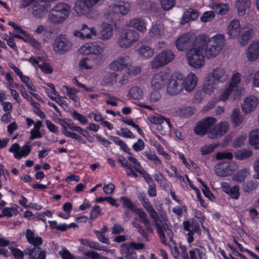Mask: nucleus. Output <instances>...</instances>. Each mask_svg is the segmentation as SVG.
<instances>
[{"mask_svg": "<svg viewBox=\"0 0 259 259\" xmlns=\"http://www.w3.org/2000/svg\"><path fill=\"white\" fill-rule=\"evenodd\" d=\"M196 42L203 48V53L207 58L215 57L223 49L225 44L223 35L217 34L210 38L201 36L196 39Z\"/></svg>", "mask_w": 259, "mask_h": 259, "instance_id": "1", "label": "nucleus"}, {"mask_svg": "<svg viewBox=\"0 0 259 259\" xmlns=\"http://www.w3.org/2000/svg\"><path fill=\"white\" fill-rule=\"evenodd\" d=\"M227 32L230 39L238 37V42L242 46H245L251 38L253 30L248 27H242L239 21L234 20L229 23Z\"/></svg>", "mask_w": 259, "mask_h": 259, "instance_id": "2", "label": "nucleus"}, {"mask_svg": "<svg viewBox=\"0 0 259 259\" xmlns=\"http://www.w3.org/2000/svg\"><path fill=\"white\" fill-rule=\"evenodd\" d=\"M186 58L188 65L196 69L201 68L205 64L203 48H201V46L196 42L194 46L187 52Z\"/></svg>", "mask_w": 259, "mask_h": 259, "instance_id": "3", "label": "nucleus"}, {"mask_svg": "<svg viewBox=\"0 0 259 259\" xmlns=\"http://www.w3.org/2000/svg\"><path fill=\"white\" fill-rule=\"evenodd\" d=\"M167 87V93L170 95H175L183 91L182 84L183 75L180 73L174 74L169 77Z\"/></svg>", "mask_w": 259, "mask_h": 259, "instance_id": "4", "label": "nucleus"}, {"mask_svg": "<svg viewBox=\"0 0 259 259\" xmlns=\"http://www.w3.org/2000/svg\"><path fill=\"white\" fill-rule=\"evenodd\" d=\"M139 39L138 33L132 30H125L119 35L118 45L122 48H128Z\"/></svg>", "mask_w": 259, "mask_h": 259, "instance_id": "5", "label": "nucleus"}, {"mask_svg": "<svg viewBox=\"0 0 259 259\" xmlns=\"http://www.w3.org/2000/svg\"><path fill=\"white\" fill-rule=\"evenodd\" d=\"M100 1L77 0L75 3L74 10L78 16L89 15L92 7Z\"/></svg>", "mask_w": 259, "mask_h": 259, "instance_id": "6", "label": "nucleus"}, {"mask_svg": "<svg viewBox=\"0 0 259 259\" xmlns=\"http://www.w3.org/2000/svg\"><path fill=\"white\" fill-rule=\"evenodd\" d=\"M175 55L171 51H166L159 53L153 60L151 66L154 69H157L165 65L174 59Z\"/></svg>", "mask_w": 259, "mask_h": 259, "instance_id": "7", "label": "nucleus"}, {"mask_svg": "<svg viewBox=\"0 0 259 259\" xmlns=\"http://www.w3.org/2000/svg\"><path fill=\"white\" fill-rule=\"evenodd\" d=\"M72 47V43L63 35L56 37L53 44L54 51L58 54H64L70 51Z\"/></svg>", "mask_w": 259, "mask_h": 259, "instance_id": "8", "label": "nucleus"}, {"mask_svg": "<svg viewBox=\"0 0 259 259\" xmlns=\"http://www.w3.org/2000/svg\"><path fill=\"white\" fill-rule=\"evenodd\" d=\"M233 92L232 98L233 100L239 99L241 96L245 94V91L243 88H238L233 90L230 87H227L222 90L217 98V100L225 101L228 100L232 92Z\"/></svg>", "mask_w": 259, "mask_h": 259, "instance_id": "9", "label": "nucleus"}, {"mask_svg": "<svg viewBox=\"0 0 259 259\" xmlns=\"http://www.w3.org/2000/svg\"><path fill=\"white\" fill-rule=\"evenodd\" d=\"M157 231L159 233L160 238L162 243L166 244L168 241H170L172 239L173 233L170 226H169L165 221L162 226L159 224V219H158V224L155 223Z\"/></svg>", "mask_w": 259, "mask_h": 259, "instance_id": "10", "label": "nucleus"}, {"mask_svg": "<svg viewBox=\"0 0 259 259\" xmlns=\"http://www.w3.org/2000/svg\"><path fill=\"white\" fill-rule=\"evenodd\" d=\"M259 104L257 97L249 95L245 97L241 103V109L244 114H248L254 111Z\"/></svg>", "mask_w": 259, "mask_h": 259, "instance_id": "11", "label": "nucleus"}, {"mask_svg": "<svg viewBox=\"0 0 259 259\" xmlns=\"http://www.w3.org/2000/svg\"><path fill=\"white\" fill-rule=\"evenodd\" d=\"M170 77L167 72H162L155 74L151 80V88L154 90H159L165 85Z\"/></svg>", "mask_w": 259, "mask_h": 259, "instance_id": "12", "label": "nucleus"}, {"mask_svg": "<svg viewBox=\"0 0 259 259\" xmlns=\"http://www.w3.org/2000/svg\"><path fill=\"white\" fill-rule=\"evenodd\" d=\"M237 168L235 163H220L215 167V173L219 177H228L231 175Z\"/></svg>", "mask_w": 259, "mask_h": 259, "instance_id": "13", "label": "nucleus"}, {"mask_svg": "<svg viewBox=\"0 0 259 259\" xmlns=\"http://www.w3.org/2000/svg\"><path fill=\"white\" fill-rule=\"evenodd\" d=\"M216 119L213 117H207L199 122L194 128V132L198 135H204L206 133L209 134L211 127L216 123Z\"/></svg>", "mask_w": 259, "mask_h": 259, "instance_id": "14", "label": "nucleus"}, {"mask_svg": "<svg viewBox=\"0 0 259 259\" xmlns=\"http://www.w3.org/2000/svg\"><path fill=\"white\" fill-rule=\"evenodd\" d=\"M99 57H85L82 58L79 62L78 67L81 70H92L100 64Z\"/></svg>", "mask_w": 259, "mask_h": 259, "instance_id": "15", "label": "nucleus"}, {"mask_svg": "<svg viewBox=\"0 0 259 259\" xmlns=\"http://www.w3.org/2000/svg\"><path fill=\"white\" fill-rule=\"evenodd\" d=\"M197 81L198 77L193 72H190L186 76L183 75V89L187 92H190L193 90L197 85Z\"/></svg>", "mask_w": 259, "mask_h": 259, "instance_id": "16", "label": "nucleus"}, {"mask_svg": "<svg viewBox=\"0 0 259 259\" xmlns=\"http://www.w3.org/2000/svg\"><path fill=\"white\" fill-rule=\"evenodd\" d=\"M184 230L187 232L185 233V236L189 244L191 243L194 241V234L197 232L199 225L196 222H190V221H185L183 223Z\"/></svg>", "mask_w": 259, "mask_h": 259, "instance_id": "17", "label": "nucleus"}, {"mask_svg": "<svg viewBox=\"0 0 259 259\" xmlns=\"http://www.w3.org/2000/svg\"><path fill=\"white\" fill-rule=\"evenodd\" d=\"M131 61L128 57H119L113 61L109 65L111 70L118 71L130 66Z\"/></svg>", "mask_w": 259, "mask_h": 259, "instance_id": "18", "label": "nucleus"}, {"mask_svg": "<svg viewBox=\"0 0 259 259\" xmlns=\"http://www.w3.org/2000/svg\"><path fill=\"white\" fill-rule=\"evenodd\" d=\"M222 190L231 198L237 200L240 196V188L237 185L231 186L228 183L223 182L221 183Z\"/></svg>", "mask_w": 259, "mask_h": 259, "instance_id": "19", "label": "nucleus"}, {"mask_svg": "<svg viewBox=\"0 0 259 259\" xmlns=\"http://www.w3.org/2000/svg\"><path fill=\"white\" fill-rule=\"evenodd\" d=\"M9 66L19 77L21 81L25 84L29 90L30 93L31 94H33V92H35V89L29 77L23 75L22 72L19 69V68L15 66L13 64L10 63Z\"/></svg>", "mask_w": 259, "mask_h": 259, "instance_id": "20", "label": "nucleus"}, {"mask_svg": "<svg viewBox=\"0 0 259 259\" xmlns=\"http://www.w3.org/2000/svg\"><path fill=\"white\" fill-rule=\"evenodd\" d=\"M31 148L29 145H24L20 148L18 144L15 143L9 149V151L14 154L15 158L20 159L23 157L27 156Z\"/></svg>", "mask_w": 259, "mask_h": 259, "instance_id": "21", "label": "nucleus"}, {"mask_svg": "<svg viewBox=\"0 0 259 259\" xmlns=\"http://www.w3.org/2000/svg\"><path fill=\"white\" fill-rule=\"evenodd\" d=\"M246 56L250 61H255L259 59V41H252L248 47Z\"/></svg>", "mask_w": 259, "mask_h": 259, "instance_id": "22", "label": "nucleus"}, {"mask_svg": "<svg viewBox=\"0 0 259 259\" xmlns=\"http://www.w3.org/2000/svg\"><path fill=\"white\" fill-rule=\"evenodd\" d=\"M229 126V125L227 122H221L209 131V137L213 139L222 136L228 131Z\"/></svg>", "mask_w": 259, "mask_h": 259, "instance_id": "23", "label": "nucleus"}, {"mask_svg": "<svg viewBox=\"0 0 259 259\" xmlns=\"http://www.w3.org/2000/svg\"><path fill=\"white\" fill-rule=\"evenodd\" d=\"M71 6L66 3H60L55 6L52 10V16H68L71 12Z\"/></svg>", "mask_w": 259, "mask_h": 259, "instance_id": "24", "label": "nucleus"}, {"mask_svg": "<svg viewBox=\"0 0 259 259\" xmlns=\"http://www.w3.org/2000/svg\"><path fill=\"white\" fill-rule=\"evenodd\" d=\"M191 35L190 33H184L178 37L176 40V47L180 51H184L190 45Z\"/></svg>", "mask_w": 259, "mask_h": 259, "instance_id": "25", "label": "nucleus"}, {"mask_svg": "<svg viewBox=\"0 0 259 259\" xmlns=\"http://www.w3.org/2000/svg\"><path fill=\"white\" fill-rule=\"evenodd\" d=\"M48 11L45 0H38L31 8V14L34 16L45 15Z\"/></svg>", "mask_w": 259, "mask_h": 259, "instance_id": "26", "label": "nucleus"}, {"mask_svg": "<svg viewBox=\"0 0 259 259\" xmlns=\"http://www.w3.org/2000/svg\"><path fill=\"white\" fill-rule=\"evenodd\" d=\"M148 119L150 122L156 125L157 126V129L159 131H162L163 130V127L161 125V124H162L164 121H165L168 125L169 130H171V125L169 120L164 118L161 115H150L148 116Z\"/></svg>", "mask_w": 259, "mask_h": 259, "instance_id": "27", "label": "nucleus"}, {"mask_svg": "<svg viewBox=\"0 0 259 259\" xmlns=\"http://www.w3.org/2000/svg\"><path fill=\"white\" fill-rule=\"evenodd\" d=\"M207 76L211 78L216 82L225 81L228 77L226 70L222 68L218 67L214 69Z\"/></svg>", "mask_w": 259, "mask_h": 259, "instance_id": "28", "label": "nucleus"}, {"mask_svg": "<svg viewBox=\"0 0 259 259\" xmlns=\"http://www.w3.org/2000/svg\"><path fill=\"white\" fill-rule=\"evenodd\" d=\"M62 91L64 93L66 94L71 100L74 101L75 107L79 106V98L76 95L78 91L76 89L64 85L62 87Z\"/></svg>", "mask_w": 259, "mask_h": 259, "instance_id": "29", "label": "nucleus"}, {"mask_svg": "<svg viewBox=\"0 0 259 259\" xmlns=\"http://www.w3.org/2000/svg\"><path fill=\"white\" fill-rule=\"evenodd\" d=\"M249 145L255 149H259V128L251 131L248 134Z\"/></svg>", "mask_w": 259, "mask_h": 259, "instance_id": "30", "label": "nucleus"}, {"mask_svg": "<svg viewBox=\"0 0 259 259\" xmlns=\"http://www.w3.org/2000/svg\"><path fill=\"white\" fill-rule=\"evenodd\" d=\"M60 124L61 126L62 133L65 136L67 135V132H70L68 128L71 131H76L78 126L75 125L72 121L68 118H64L63 120H61Z\"/></svg>", "mask_w": 259, "mask_h": 259, "instance_id": "31", "label": "nucleus"}, {"mask_svg": "<svg viewBox=\"0 0 259 259\" xmlns=\"http://www.w3.org/2000/svg\"><path fill=\"white\" fill-rule=\"evenodd\" d=\"M129 25L141 32L146 30V22L141 17H135L132 19L130 22Z\"/></svg>", "mask_w": 259, "mask_h": 259, "instance_id": "32", "label": "nucleus"}, {"mask_svg": "<svg viewBox=\"0 0 259 259\" xmlns=\"http://www.w3.org/2000/svg\"><path fill=\"white\" fill-rule=\"evenodd\" d=\"M17 32H20L22 34H23V36L16 34L14 35V37L18 38L19 39H21L26 42H28L35 47H37V41L35 39H34L33 38V37L31 35L28 34L27 32L22 30V29L17 31Z\"/></svg>", "mask_w": 259, "mask_h": 259, "instance_id": "33", "label": "nucleus"}, {"mask_svg": "<svg viewBox=\"0 0 259 259\" xmlns=\"http://www.w3.org/2000/svg\"><path fill=\"white\" fill-rule=\"evenodd\" d=\"M217 82L208 76L205 78L202 87V91L206 94H210L213 91Z\"/></svg>", "mask_w": 259, "mask_h": 259, "instance_id": "34", "label": "nucleus"}, {"mask_svg": "<svg viewBox=\"0 0 259 259\" xmlns=\"http://www.w3.org/2000/svg\"><path fill=\"white\" fill-rule=\"evenodd\" d=\"M250 171L249 168L241 169L232 177V180L236 182L241 183L244 181L245 178L250 175Z\"/></svg>", "mask_w": 259, "mask_h": 259, "instance_id": "35", "label": "nucleus"}, {"mask_svg": "<svg viewBox=\"0 0 259 259\" xmlns=\"http://www.w3.org/2000/svg\"><path fill=\"white\" fill-rule=\"evenodd\" d=\"M191 259H206L205 255V249L201 247L198 246L195 249H191L189 251Z\"/></svg>", "mask_w": 259, "mask_h": 259, "instance_id": "36", "label": "nucleus"}, {"mask_svg": "<svg viewBox=\"0 0 259 259\" xmlns=\"http://www.w3.org/2000/svg\"><path fill=\"white\" fill-rule=\"evenodd\" d=\"M230 119L235 126H238L242 123L244 117L241 114L239 109L236 108L233 109L230 116Z\"/></svg>", "mask_w": 259, "mask_h": 259, "instance_id": "37", "label": "nucleus"}, {"mask_svg": "<svg viewBox=\"0 0 259 259\" xmlns=\"http://www.w3.org/2000/svg\"><path fill=\"white\" fill-rule=\"evenodd\" d=\"M26 237L28 242L33 245L37 246L41 244L42 243L41 238L38 236H36L33 232L30 230H27Z\"/></svg>", "mask_w": 259, "mask_h": 259, "instance_id": "38", "label": "nucleus"}, {"mask_svg": "<svg viewBox=\"0 0 259 259\" xmlns=\"http://www.w3.org/2000/svg\"><path fill=\"white\" fill-rule=\"evenodd\" d=\"M250 4V0H237L235 6L237 9L239 15H244L245 14V11L247 8H249Z\"/></svg>", "mask_w": 259, "mask_h": 259, "instance_id": "39", "label": "nucleus"}, {"mask_svg": "<svg viewBox=\"0 0 259 259\" xmlns=\"http://www.w3.org/2000/svg\"><path fill=\"white\" fill-rule=\"evenodd\" d=\"M144 93L143 90L138 87L132 88L127 94L129 99H141L143 98Z\"/></svg>", "mask_w": 259, "mask_h": 259, "instance_id": "40", "label": "nucleus"}, {"mask_svg": "<svg viewBox=\"0 0 259 259\" xmlns=\"http://www.w3.org/2000/svg\"><path fill=\"white\" fill-rule=\"evenodd\" d=\"M113 34V27L111 25L105 24L100 32V36L102 39H108L111 37Z\"/></svg>", "mask_w": 259, "mask_h": 259, "instance_id": "41", "label": "nucleus"}, {"mask_svg": "<svg viewBox=\"0 0 259 259\" xmlns=\"http://www.w3.org/2000/svg\"><path fill=\"white\" fill-rule=\"evenodd\" d=\"M120 252L122 255L127 259H137L136 253L128 247L127 244H123L121 246Z\"/></svg>", "mask_w": 259, "mask_h": 259, "instance_id": "42", "label": "nucleus"}, {"mask_svg": "<svg viewBox=\"0 0 259 259\" xmlns=\"http://www.w3.org/2000/svg\"><path fill=\"white\" fill-rule=\"evenodd\" d=\"M42 126V122L40 121H37L34 124V127L30 131V139L31 140L40 138L41 137L40 128Z\"/></svg>", "mask_w": 259, "mask_h": 259, "instance_id": "43", "label": "nucleus"}, {"mask_svg": "<svg viewBox=\"0 0 259 259\" xmlns=\"http://www.w3.org/2000/svg\"><path fill=\"white\" fill-rule=\"evenodd\" d=\"M142 204L149 212L150 217L153 219L155 223L158 224V214L149 202L148 200L144 201L143 203H142Z\"/></svg>", "mask_w": 259, "mask_h": 259, "instance_id": "44", "label": "nucleus"}, {"mask_svg": "<svg viewBox=\"0 0 259 259\" xmlns=\"http://www.w3.org/2000/svg\"><path fill=\"white\" fill-rule=\"evenodd\" d=\"M127 159L128 161L133 164L134 167V168L133 167V168L135 173L136 171L138 172H141L142 171L144 168L142 167L140 163L138 161V159L131 152L128 154V156L127 157Z\"/></svg>", "mask_w": 259, "mask_h": 259, "instance_id": "45", "label": "nucleus"}, {"mask_svg": "<svg viewBox=\"0 0 259 259\" xmlns=\"http://www.w3.org/2000/svg\"><path fill=\"white\" fill-rule=\"evenodd\" d=\"M213 9L216 13L221 15H226L230 10L229 5L226 4H214Z\"/></svg>", "mask_w": 259, "mask_h": 259, "instance_id": "46", "label": "nucleus"}, {"mask_svg": "<svg viewBox=\"0 0 259 259\" xmlns=\"http://www.w3.org/2000/svg\"><path fill=\"white\" fill-rule=\"evenodd\" d=\"M118 161L123 166L126 168V173L128 176L132 177H136L137 176V174L135 172L133 168V166L128 164L124 157H119Z\"/></svg>", "mask_w": 259, "mask_h": 259, "instance_id": "47", "label": "nucleus"}, {"mask_svg": "<svg viewBox=\"0 0 259 259\" xmlns=\"http://www.w3.org/2000/svg\"><path fill=\"white\" fill-rule=\"evenodd\" d=\"M130 5L128 3L115 5L113 8V12L116 14L126 15L129 11Z\"/></svg>", "mask_w": 259, "mask_h": 259, "instance_id": "48", "label": "nucleus"}, {"mask_svg": "<svg viewBox=\"0 0 259 259\" xmlns=\"http://www.w3.org/2000/svg\"><path fill=\"white\" fill-rule=\"evenodd\" d=\"M241 74L237 72H234L231 76L230 81L229 82V87L234 90V88H236L241 82Z\"/></svg>", "mask_w": 259, "mask_h": 259, "instance_id": "49", "label": "nucleus"}, {"mask_svg": "<svg viewBox=\"0 0 259 259\" xmlns=\"http://www.w3.org/2000/svg\"><path fill=\"white\" fill-rule=\"evenodd\" d=\"M252 155V151L249 149H242L237 151L235 155L238 160H244Z\"/></svg>", "mask_w": 259, "mask_h": 259, "instance_id": "50", "label": "nucleus"}, {"mask_svg": "<svg viewBox=\"0 0 259 259\" xmlns=\"http://www.w3.org/2000/svg\"><path fill=\"white\" fill-rule=\"evenodd\" d=\"M150 34L152 36L159 37L164 34V28L162 25H158L153 26L150 31Z\"/></svg>", "mask_w": 259, "mask_h": 259, "instance_id": "51", "label": "nucleus"}, {"mask_svg": "<svg viewBox=\"0 0 259 259\" xmlns=\"http://www.w3.org/2000/svg\"><path fill=\"white\" fill-rule=\"evenodd\" d=\"M91 53L95 55L100 54L104 50L103 45L101 42L90 43Z\"/></svg>", "mask_w": 259, "mask_h": 259, "instance_id": "52", "label": "nucleus"}, {"mask_svg": "<svg viewBox=\"0 0 259 259\" xmlns=\"http://www.w3.org/2000/svg\"><path fill=\"white\" fill-rule=\"evenodd\" d=\"M81 30L83 31L85 38H91L96 35V31L93 27H88L85 24L81 26Z\"/></svg>", "mask_w": 259, "mask_h": 259, "instance_id": "53", "label": "nucleus"}, {"mask_svg": "<svg viewBox=\"0 0 259 259\" xmlns=\"http://www.w3.org/2000/svg\"><path fill=\"white\" fill-rule=\"evenodd\" d=\"M257 187V182L250 181L243 183L242 185V189L245 192H250L255 190Z\"/></svg>", "mask_w": 259, "mask_h": 259, "instance_id": "54", "label": "nucleus"}, {"mask_svg": "<svg viewBox=\"0 0 259 259\" xmlns=\"http://www.w3.org/2000/svg\"><path fill=\"white\" fill-rule=\"evenodd\" d=\"M18 207L17 206H14L11 207H6L4 208L3 211V216H5L7 217H11L13 215H16L18 211L17 210ZM2 217V215H0V218Z\"/></svg>", "mask_w": 259, "mask_h": 259, "instance_id": "55", "label": "nucleus"}, {"mask_svg": "<svg viewBox=\"0 0 259 259\" xmlns=\"http://www.w3.org/2000/svg\"><path fill=\"white\" fill-rule=\"evenodd\" d=\"M139 54L145 58L151 57L153 54V50L148 46H142L138 50Z\"/></svg>", "mask_w": 259, "mask_h": 259, "instance_id": "56", "label": "nucleus"}, {"mask_svg": "<svg viewBox=\"0 0 259 259\" xmlns=\"http://www.w3.org/2000/svg\"><path fill=\"white\" fill-rule=\"evenodd\" d=\"M115 134L118 136L126 138H135L134 135L126 128H121L120 130H116Z\"/></svg>", "mask_w": 259, "mask_h": 259, "instance_id": "57", "label": "nucleus"}, {"mask_svg": "<svg viewBox=\"0 0 259 259\" xmlns=\"http://www.w3.org/2000/svg\"><path fill=\"white\" fill-rule=\"evenodd\" d=\"M133 211L138 215L146 226H148L149 225V221L146 216V214L143 210L136 207Z\"/></svg>", "mask_w": 259, "mask_h": 259, "instance_id": "58", "label": "nucleus"}, {"mask_svg": "<svg viewBox=\"0 0 259 259\" xmlns=\"http://www.w3.org/2000/svg\"><path fill=\"white\" fill-rule=\"evenodd\" d=\"M198 182L201 184L202 188V191L204 194V195L207 197L210 200L213 201L214 197L211 193V192L210 191L208 188L207 187V186L205 184V183L201 180V179H198Z\"/></svg>", "mask_w": 259, "mask_h": 259, "instance_id": "59", "label": "nucleus"}, {"mask_svg": "<svg viewBox=\"0 0 259 259\" xmlns=\"http://www.w3.org/2000/svg\"><path fill=\"white\" fill-rule=\"evenodd\" d=\"M71 115L74 119L78 120L82 125L87 124L88 123V119L85 116L76 111L72 112Z\"/></svg>", "mask_w": 259, "mask_h": 259, "instance_id": "60", "label": "nucleus"}, {"mask_svg": "<svg viewBox=\"0 0 259 259\" xmlns=\"http://www.w3.org/2000/svg\"><path fill=\"white\" fill-rule=\"evenodd\" d=\"M47 84L49 87V89H46V91L48 96L51 99L54 100L58 95V93L55 90V85L52 83H47Z\"/></svg>", "mask_w": 259, "mask_h": 259, "instance_id": "61", "label": "nucleus"}, {"mask_svg": "<svg viewBox=\"0 0 259 259\" xmlns=\"http://www.w3.org/2000/svg\"><path fill=\"white\" fill-rule=\"evenodd\" d=\"M162 8L166 11L171 9L176 4L175 0H160Z\"/></svg>", "mask_w": 259, "mask_h": 259, "instance_id": "62", "label": "nucleus"}, {"mask_svg": "<svg viewBox=\"0 0 259 259\" xmlns=\"http://www.w3.org/2000/svg\"><path fill=\"white\" fill-rule=\"evenodd\" d=\"M119 201L123 205L124 207H126L133 211L136 207L133 204L130 200L125 197H121L119 199Z\"/></svg>", "mask_w": 259, "mask_h": 259, "instance_id": "63", "label": "nucleus"}, {"mask_svg": "<svg viewBox=\"0 0 259 259\" xmlns=\"http://www.w3.org/2000/svg\"><path fill=\"white\" fill-rule=\"evenodd\" d=\"M145 155L149 160L152 161L155 164L159 165L161 163L160 160L154 152H145Z\"/></svg>", "mask_w": 259, "mask_h": 259, "instance_id": "64", "label": "nucleus"}]
</instances>
